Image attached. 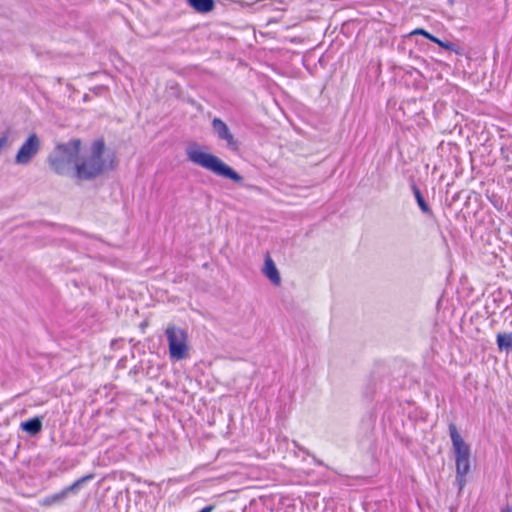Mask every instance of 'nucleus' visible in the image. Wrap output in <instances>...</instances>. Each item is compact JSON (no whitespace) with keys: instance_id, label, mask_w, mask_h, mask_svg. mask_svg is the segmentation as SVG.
Here are the masks:
<instances>
[{"instance_id":"obj_1","label":"nucleus","mask_w":512,"mask_h":512,"mask_svg":"<svg viewBox=\"0 0 512 512\" xmlns=\"http://www.w3.org/2000/svg\"><path fill=\"white\" fill-rule=\"evenodd\" d=\"M106 162H50V168L59 175L76 180H90L100 175Z\"/></svg>"},{"instance_id":"obj_2","label":"nucleus","mask_w":512,"mask_h":512,"mask_svg":"<svg viewBox=\"0 0 512 512\" xmlns=\"http://www.w3.org/2000/svg\"><path fill=\"white\" fill-rule=\"evenodd\" d=\"M449 434L455 455L456 480L460 488H462L465 484V477L470 471L471 449L454 424L449 425Z\"/></svg>"},{"instance_id":"obj_3","label":"nucleus","mask_w":512,"mask_h":512,"mask_svg":"<svg viewBox=\"0 0 512 512\" xmlns=\"http://www.w3.org/2000/svg\"><path fill=\"white\" fill-rule=\"evenodd\" d=\"M169 357L173 361H180L189 357L190 345L187 330L170 324L165 329Z\"/></svg>"},{"instance_id":"obj_4","label":"nucleus","mask_w":512,"mask_h":512,"mask_svg":"<svg viewBox=\"0 0 512 512\" xmlns=\"http://www.w3.org/2000/svg\"><path fill=\"white\" fill-rule=\"evenodd\" d=\"M46 160H83V141L72 137L66 142H56Z\"/></svg>"},{"instance_id":"obj_5","label":"nucleus","mask_w":512,"mask_h":512,"mask_svg":"<svg viewBox=\"0 0 512 512\" xmlns=\"http://www.w3.org/2000/svg\"><path fill=\"white\" fill-rule=\"evenodd\" d=\"M114 146L108 145L103 136L94 138L86 149L83 146V160H118Z\"/></svg>"},{"instance_id":"obj_6","label":"nucleus","mask_w":512,"mask_h":512,"mask_svg":"<svg viewBox=\"0 0 512 512\" xmlns=\"http://www.w3.org/2000/svg\"><path fill=\"white\" fill-rule=\"evenodd\" d=\"M41 147V140L36 132H30L18 148L14 160H32Z\"/></svg>"},{"instance_id":"obj_7","label":"nucleus","mask_w":512,"mask_h":512,"mask_svg":"<svg viewBox=\"0 0 512 512\" xmlns=\"http://www.w3.org/2000/svg\"><path fill=\"white\" fill-rule=\"evenodd\" d=\"M91 479H93L92 474L85 475V476L79 478L73 484H71L68 487H65L60 492L45 497L42 500V505L43 506H52L54 504L63 502L68 497L69 494H76L80 490L82 485Z\"/></svg>"},{"instance_id":"obj_8","label":"nucleus","mask_w":512,"mask_h":512,"mask_svg":"<svg viewBox=\"0 0 512 512\" xmlns=\"http://www.w3.org/2000/svg\"><path fill=\"white\" fill-rule=\"evenodd\" d=\"M205 169L215 173L223 178H228L234 182H240L241 176L235 172L231 167L226 165L225 162H198Z\"/></svg>"},{"instance_id":"obj_9","label":"nucleus","mask_w":512,"mask_h":512,"mask_svg":"<svg viewBox=\"0 0 512 512\" xmlns=\"http://www.w3.org/2000/svg\"><path fill=\"white\" fill-rule=\"evenodd\" d=\"M212 127L217 136L224 140L228 147L234 150L237 149V141L234 139L233 134L225 122L219 118H214L212 121Z\"/></svg>"},{"instance_id":"obj_10","label":"nucleus","mask_w":512,"mask_h":512,"mask_svg":"<svg viewBox=\"0 0 512 512\" xmlns=\"http://www.w3.org/2000/svg\"><path fill=\"white\" fill-rule=\"evenodd\" d=\"M262 272L274 285H279L281 283L280 273L273 259L269 255L265 257Z\"/></svg>"},{"instance_id":"obj_11","label":"nucleus","mask_w":512,"mask_h":512,"mask_svg":"<svg viewBox=\"0 0 512 512\" xmlns=\"http://www.w3.org/2000/svg\"><path fill=\"white\" fill-rule=\"evenodd\" d=\"M189 160H219L217 157L207 153L203 148L192 145L188 149Z\"/></svg>"},{"instance_id":"obj_12","label":"nucleus","mask_w":512,"mask_h":512,"mask_svg":"<svg viewBox=\"0 0 512 512\" xmlns=\"http://www.w3.org/2000/svg\"><path fill=\"white\" fill-rule=\"evenodd\" d=\"M187 3L198 13H209L215 7L214 0H187Z\"/></svg>"},{"instance_id":"obj_13","label":"nucleus","mask_w":512,"mask_h":512,"mask_svg":"<svg viewBox=\"0 0 512 512\" xmlns=\"http://www.w3.org/2000/svg\"><path fill=\"white\" fill-rule=\"evenodd\" d=\"M21 429L30 435H36L42 429V421L38 417L31 418L21 423Z\"/></svg>"},{"instance_id":"obj_14","label":"nucleus","mask_w":512,"mask_h":512,"mask_svg":"<svg viewBox=\"0 0 512 512\" xmlns=\"http://www.w3.org/2000/svg\"><path fill=\"white\" fill-rule=\"evenodd\" d=\"M497 344L500 349H509L512 348V334H498L497 335Z\"/></svg>"},{"instance_id":"obj_15","label":"nucleus","mask_w":512,"mask_h":512,"mask_svg":"<svg viewBox=\"0 0 512 512\" xmlns=\"http://www.w3.org/2000/svg\"><path fill=\"white\" fill-rule=\"evenodd\" d=\"M413 193H414V196L417 200V203L420 207V209L424 212V213H428L429 212V207L427 205V203L425 202L420 190L418 189V187L416 186H413Z\"/></svg>"},{"instance_id":"obj_16","label":"nucleus","mask_w":512,"mask_h":512,"mask_svg":"<svg viewBox=\"0 0 512 512\" xmlns=\"http://www.w3.org/2000/svg\"><path fill=\"white\" fill-rule=\"evenodd\" d=\"M137 498L139 499L135 500V505L139 507V512H149L150 506H147V499H144L141 494H138Z\"/></svg>"},{"instance_id":"obj_17","label":"nucleus","mask_w":512,"mask_h":512,"mask_svg":"<svg viewBox=\"0 0 512 512\" xmlns=\"http://www.w3.org/2000/svg\"><path fill=\"white\" fill-rule=\"evenodd\" d=\"M433 43H436L437 45H439L440 47L446 49V50H449V51H456L455 49V45L451 42H448V41H442L440 40L439 38H437L436 36H433V39L432 41Z\"/></svg>"},{"instance_id":"obj_18","label":"nucleus","mask_w":512,"mask_h":512,"mask_svg":"<svg viewBox=\"0 0 512 512\" xmlns=\"http://www.w3.org/2000/svg\"><path fill=\"white\" fill-rule=\"evenodd\" d=\"M412 35H421L423 37H425L426 39L432 41L433 39V36L431 33H429L428 31L422 29V28H417L415 29L414 31L411 32Z\"/></svg>"},{"instance_id":"obj_19","label":"nucleus","mask_w":512,"mask_h":512,"mask_svg":"<svg viewBox=\"0 0 512 512\" xmlns=\"http://www.w3.org/2000/svg\"><path fill=\"white\" fill-rule=\"evenodd\" d=\"M213 510V506H206L199 512H211Z\"/></svg>"},{"instance_id":"obj_20","label":"nucleus","mask_w":512,"mask_h":512,"mask_svg":"<svg viewBox=\"0 0 512 512\" xmlns=\"http://www.w3.org/2000/svg\"><path fill=\"white\" fill-rule=\"evenodd\" d=\"M88 99H89V95L88 94H84L83 101L86 102V101H88Z\"/></svg>"},{"instance_id":"obj_21","label":"nucleus","mask_w":512,"mask_h":512,"mask_svg":"<svg viewBox=\"0 0 512 512\" xmlns=\"http://www.w3.org/2000/svg\"><path fill=\"white\" fill-rule=\"evenodd\" d=\"M502 512H512L511 508L504 509Z\"/></svg>"}]
</instances>
